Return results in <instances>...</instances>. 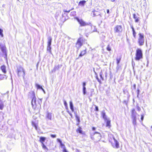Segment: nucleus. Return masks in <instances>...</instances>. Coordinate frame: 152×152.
Returning a JSON list of instances; mask_svg holds the SVG:
<instances>
[{"label": "nucleus", "mask_w": 152, "mask_h": 152, "mask_svg": "<svg viewBox=\"0 0 152 152\" xmlns=\"http://www.w3.org/2000/svg\"><path fill=\"white\" fill-rule=\"evenodd\" d=\"M91 138L95 140L96 142L99 141L101 138L102 135L101 134L98 132H95L91 135Z\"/></svg>", "instance_id": "obj_2"}, {"label": "nucleus", "mask_w": 152, "mask_h": 152, "mask_svg": "<svg viewBox=\"0 0 152 152\" xmlns=\"http://www.w3.org/2000/svg\"><path fill=\"white\" fill-rule=\"evenodd\" d=\"M70 10H63L64 12H70Z\"/></svg>", "instance_id": "obj_36"}, {"label": "nucleus", "mask_w": 152, "mask_h": 152, "mask_svg": "<svg viewBox=\"0 0 152 152\" xmlns=\"http://www.w3.org/2000/svg\"><path fill=\"white\" fill-rule=\"evenodd\" d=\"M86 2V1L85 0L80 1L78 3V5L80 6L83 7L85 4Z\"/></svg>", "instance_id": "obj_18"}, {"label": "nucleus", "mask_w": 152, "mask_h": 152, "mask_svg": "<svg viewBox=\"0 0 152 152\" xmlns=\"http://www.w3.org/2000/svg\"><path fill=\"white\" fill-rule=\"evenodd\" d=\"M143 118H144V116H143V115H141V120L142 121H143Z\"/></svg>", "instance_id": "obj_43"}, {"label": "nucleus", "mask_w": 152, "mask_h": 152, "mask_svg": "<svg viewBox=\"0 0 152 152\" xmlns=\"http://www.w3.org/2000/svg\"><path fill=\"white\" fill-rule=\"evenodd\" d=\"M59 142L60 143V144H61V146H64V144H62V142H61V141L60 140H59Z\"/></svg>", "instance_id": "obj_39"}, {"label": "nucleus", "mask_w": 152, "mask_h": 152, "mask_svg": "<svg viewBox=\"0 0 152 152\" xmlns=\"http://www.w3.org/2000/svg\"><path fill=\"white\" fill-rule=\"evenodd\" d=\"M95 110L96 111H98L99 110L98 107L96 105H95Z\"/></svg>", "instance_id": "obj_35"}, {"label": "nucleus", "mask_w": 152, "mask_h": 152, "mask_svg": "<svg viewBox=\"0 0 152 152\" xmlns=\"http://www.w3.org/2000/svg\"><path fill=\"white\" fill-rule=\"evenodd\" d=\"M52 39L51 37H49L48 38V42L47 45H51Z\"/></svg>", "instance_id": "obj_22"}, {"label": "nucleus", "mask_w": 152, "mask_h": 152, "mask_svg": "<svg viewBox=\"0 0 152 152\" xmlns=\"http://www.w3.org/2000/svg\"><path fill=\"white\" fill-rule=\"evenodd\" d=\"M106 123V126L108 127V128H110L111 127V125L110 124V121L109 119H107L105 121Z\"/></svg>", "instance_id": "obj_13"}, {"label": "nucleus", "mask_w": 152, "mask_h": 152, "mask_svg": "<svg viewBox=\"0 0 152 152\" xmlns=\"http://www.w3.org/2000/svg\"><path fill=\"white\" fill-rule=\"evenodd\" d=\"M143 58V53L142 50L139 48L136 50L134 58L135 60L138 61Z\"/></svg>", "instance_id": "obj_3"}, {"label": "nucleus", "mask_w": 152, "mask_h": 152, "mask_svg": "<svg viewBox=\"0 0 152 152\" xmlns=\"http://www.w3.org/2000/svg\"><path fill=\"white\" fill-rule=\"evenodd\" d=\"M110 142L113 148L117 149L119 148V142L114 137H113V138H111Z\"/></svg>", "instance_id": "obj_4"}, {"label": "nucleus", "mask_w": 152, "mask_h": 152, "mask_svg": "<svg viewBox=\"0 0 152 152\" xmlns=\"http://www.w3.org/2000/svg\"><path fill=\"white\" fill-rule=\"evenodd\" d=\"M107 13L108 14H109V10L108 9H107Z\"/></svg>", "instance_id": "obj_48"}, {"label": "nucleus", "mask_w": 152, "mask_h": 152, "mask_svg": "<svg viewBox=\"0 0 152 152\" xmlns=\"http://www.w3.org/2000/svg\"><path fill=\"white\" fill-rule=\"evenodd\" d=\"M75 19L81 26H84L88 25V23L84 21L82 19H80L77 17Z\"/></svg>", "instance_id": "obj_9"}, {"label": "nucleus", "mask_w": 152, "mask_h": 152, "mask_svg": "<svg viewBox=\"0 0 152 152\" xmlns=\"http://www.w3.org/2000/svg\"><path fill=\"white\" fill-rule=\"evenodd\" d=\"M1 69L2 71L4 73H6L7 72L6 70V67L4 65H3L1 67Z\"/></svg>", "instance_id": "obj_16"}, {"label": "nucleus", "mask_w": 152, "mask_h": 152, "mask_svg": "<svg viewBox=\"0 0 152 152\" xmlns=\"http://www.w3.org/2000/svg\"><path fill=\"white\" fill-rule=\"evenodd\" d=\"M139 21V19L138 18H137L135 19V22H137Z\"/></svg>", "instance_id": "obj_42"}, {"label": "nucleus", "mask_w": 152, "mask_h": 152, "mask_svg": "<svg viewBox=\"0 0 152 152\" xmlns=\"http://www.w3.org/2000/svg\"><path fill=\"white\" fill-rule=\"evenodd\" d=\"M124 26L121 25H117L114 28L115 33H120L123 31Z\"/></svg>", "instance_id": "obj_8"}, {"label": "nucleus", "mask_w": 152, "mask_h": 152, "mask_svg": "<svg viewBox=\"0 0 152 152\" xmlns=\"http://www.w3.org/2000/svg\"><path fill=\"white\" fill-rule=\"evenodd\" d=\"M17 73L18 76H23V77L26 74L24 69L21 66H20L18 68Z\"/></svg>", "instance_id": "obj_6"}, {"label": "nucleus", "mask_w": 152, "mask_h": 152, "mask_svg": "<svg viewBox=\"0 0 152 152\" xmlns=\"http://www.w3.org/2000/svg\"><path fill=\"white\" fill-rule=\"evenodd\" d=\"M46 139V138L43 137H41L39 138V141L42 144H43L44 142L45 141Z\"/></svg>", "instance_id": "obj_20"}, {"label": "nucleus", "mask_w": 152, "mask_h": 152, "mask_svg": "<svg viewBox=\"0 0 152 152\" xmlns=\"http://www.w3.org/2000/svg\"><path fill=\"white\" fill-rule=\"evenodd\" d=\"M131 113L132 118H133L134 120L135 121L136 117L135 115V114L136 113V112L134 109H133L132 110Z\"/></svg>", "instance_id": "obj_12"}, {"label": "nucleus", "mask_w": 152, "mask_h": 152, "mask_svg": "<svg viewBox=\"0 0 152 152\" xmlns=\"http://www.w3.org/2000/svg\"><path fill=\"white\" fill-rule=\"evenodd\" d=\"M121 57L120 56L118 58H116V61H117V64H118L119 63H120V61L121 60Z\"/></svg>", "instance_id": "obj_27"}, {"label": "nucleus", "mask_w": 152, "mask_h": 152, "mask_svg": "<svg viewBox=\"0 0 152 152\" xmlns=\"http://www.w3.org/2000/svg\"><path fill=\"white\" fill-rule=\"evenodd\" d=\"M69 114L71 116H72V114H71V113H69Z\"/></svg>", "instance_id": "obj_51"}, {"label": "nucleus", "mask_w": 152, "mask_h": 152, "mask_svg": "<svg viewBox=\"0 0 152 152\" xmlns=\"http://www.w3.org/2000/svg\"><path fill=\"white\" fill-rule=\"evenodd\" d=\"M92 129L93 131H94L96 130V128L94 127H93L92 128Z\"/></svg>", "instance_id": "obj_45"}, {"label": "nucleus", "mask_w": 152, "mask_h": 152, "mask_svg": "<svg viewBox=\"0 0 152 152\" xmlns=\"http://www.w3.org/2000/svg\"><path fill=\"white\" fill-rule=\"evenodd\" d=\"M75 116L76 120L77 122L76 125L77 126H78L80 122V118L77 113H75Z\"/></svg>", "instance_id": "obj_14"}, {"label": "nucleus", "mask_w": 152, "mask_h": 152, "mask_svg": "<svg viewBox=\"0 0 152 152\" xmlns=\"http://www.w3.org/2000/svg\"><path fill=\"white\" fill-rule=\"evenodd\" d=\"M84 41H85V39H83L82 37H80L77 39L75 47L77 49H79L82 46Z\"/></svg>", "instance_id": "obj_7"}, {"label": "nucleus", "mask_w": 152, "mask_h": 152, "mask_svg": "<svg viewBox=\"0 0 152 152\" xmlns=\"http://www.w3.org/2000/svg\"><path fill=\"white\" fill-rule=\"evenodd\" d=\"M0 49L1 51L4 55L5 57L6 58L7 56V53L6 48L5 45H3L1 44H0Z\"/></svg>", "instance_id": "obj_10"}, {"label": "nucleus", "mask_w": 152, "mask_h": 152, "mask_svg": "<svg viewBox=\"0 0 152 152\" xmlns=\"http://www.w3.org/2000/svg\"><path fill=\"white\" fill-rule=\"evenodd\" d=\"M4 107V105L3 102L1 100H0V110H2Z\"/></svg>", "instance_id": "obj_24"}, {"label": "nucleus", "mask_w": 152, "mask_h": 152, "mask_svg": "<svg viewBox=\"0 0 152 152\" xmlns=\"http://www.w3.org/2000/svg\"><path fill=\"white\" fill-rule=\"evenodd\" d=\"M96 79L99 82V83H101V81L98 78V77L97 76L96 77Z\"/></svg>", "instance_id": "obj_41"}, {"label": "nucleus", "mask_w": 152, "mask_h": 152, "mask_svg": "<svg viewBox=\"0 0 152 152\" xmlns=\"http://www.w3.org/2000/svg\"><path fill=\"white\" fill-rule=\"evenodd\" d=\"M31 124L32 126L35 127L36 129L37 130V124L36 123L33 121H32L31 122Z\"/></svg>", "instance_id": "obj_23"}, {"label": "nucleus", "mask_w": 152, "mask_h": 152, "mask_svg": "<svg viewBox=\"0 0 152 152\" xmlns=\"http://www.w3.org/2000/svg\"><path fill=\"white\" fill-rule=\"evenodd\" d=\"M70 107L72 111V112L74 111V110L73 108V104L71 102H70Z\"/></svg>", "instance_id": "obj_26"}, {"label": "nucleus", "mask_w": 152, "mask_h": 152, "mask_svg": "<svg viewBox=\"0 0 152 152\" xmlns=\"http://www.w3.org/2000/svg\"><path fill=\"white\" fill-rule=\"evenodd\" d=\"M24 83H25V86L26 88L28 87L29 86L28 83L26 80L24 81Z\"/></svg>", "instance_id": "obj_29"}, {"label": "nucleus", "mask_w": 152, "mask_h": 152, "mask_svg": "<svg viewBox=\"0 0 152 152\" xmlns=\"http://www.w3.org/2000/svg\"><path fill=\"white\" fill-rule=\"evenodd\" d=\"M83 87H84V86H86V83H85L83 82Z\"/></svg>", "instance_id": "obj_47"}, {"label": "nucleus", "mask_w": 152, "mask_h": 152, "mask_svg": "<svg viewBox=\"0 0 152 152\" xmlns=\"http://www.w3.org/2000/svg\"><path fill=\"white\" fill-rule=\"evenodd\" d=\"M51 45H47V50L49 51L50 52H51Z\"/></svg>", "instance_id": "obj_28"}, {"label": "nucleus", "mask_w": 152, "mask_h": 152, "mask_svg": "<svg viewBox=\"0 0 152 152\" xmlns=\"http://www.w3.org/2000/svg\"><path fill=\"white\" fill-rule=\"evenodd\" d=\"M101 115H102V117L104 119V120L105 121L106 120L107 118V116L106 115V113L104 111H102V112Z\"/></svg>", "instance_id": "obj_17"}, {"label": "nucleus", "mask_w": 152, "mask_h": 152, "mask_svg": "<svg viewBox=\"0 0 152 152\" xmlns=\"http://www.w3.org/2000/svg\"><path fill=\"white\" fill-rule=\"evenodd\" d=\"M64 104L66 107H67V104L66 101H64Z\"/></svg>", "instance_id": "obj_34"}, {"label": "nucleus", "mask_w": 152, "mask_h": 152, "mask_svg": "<svg viewBox=\"0 0 152 152\" xmlns=\"http://www.w3.org/2000/svg\"><path fill=\"white\" fill-rule=\"evenodd\" d=\"M133 87L134 89H136V86L135 84H134L133 85Z\"/></svg>", "instance_id": "obj_46"}, {"label": "nucleus", "mask_w": 152, "mask_h": 152, "mask_svg": "<svg viewBox=\"0 0 152 152\" xmlns=\"http://www.w3.org/2000/svg\"><path fill=\"white\" fill-rule=\"evenodd\" d=\"M132 31V33L133 37L134 38H136V33L134 29L133 26H131Z\"/></svg>", "instance_id": "obj_21"}, {"label": "nucleus", "mask_w": 152, "mask_h": 152, "mask_svg": "<svg viewBox=\"0 0 152 152\" xmlns=\"http://www.w3.org/2000/svg\"><path fill=\"white\" fill-rule=\"evenodd\" d=\"M139 36L137 42L140 46L143 45L144 43V35L143 34L139 33L138 34Z\"/></svg>", "instance_id": "obj_5"}, {"label": "nucleus", "mask_w": 152, "mask_h": 152, "mask_svg": "<svg viewBox=\"0 0 152 152\" xmlns=\"http://www.w3.org/2000/svg\"><path fill=\"white\" fill-rule=\"evenodd\" d=\"M2 75L0 74V77ZM3 79V78H0V80H2Z\"/></svg>", "instance_id": "obj_49"}, {"label": "nucleus", "mask_w": 152, "mask_h": 152, "mask_svg": "<svg viewBox=\"0 0 152 152\" xmlns=\"http://www.w3.org/2000/svg\"><path fill=\"white\" fill-rule=\"evenodd\" d=\"M133 18L135 19L137 18V16L135 14H133Z\"/></svg>", "instance_id": "obj_40"}, {"label": "nucleus", "mask_w": 152, "mask_h": 152, "mask_svg": "<svg viewBox=\"0 0 152 152\" xmlns=\"http://www.w3.org/2000/svg\"><path fill=\"white\" fill-rule=\"evenodd\" d=\"M76 131L77 133H79L82 134H85V132L83 131L82 128L80 126L78 127L76 129Z\"/></svg>", "instance_id": "obj_11"}, {"label": "nucleus", "mask_w": 152, "mask_h": 152, "mask_svg": "<svg viewBox=\"0 0 152 152\" xmlns=\"http://www.w3.org/2000/svg\"><path fill=\"white\" fill-rule=\"evenodd\" d=\"M46 117L48 119L50 120H51L52 113L49 112H47V113Z\"/></svg>", "instance_id": "obj_19"}, {"label": "nucleus", "mask_w": 152, "mask_h": 152, "mask_svg": "<svg viewBox=\"0 0 152 152\" xmlns=\"http://www.w3.org/2000/svg\"><path fill=\"white\" fill-rule=\"evenodd\" d=\"M3 30L0 28V36L1 37H4V35L3 34Z\"/></svg>", "instance_id": "obj_30"}, {"label": "nucleus", "mask_w": 152, "mask_h": 152, "mask_svg": "<svg viewBox=\"0 0 152 152\" xmlns=\"http://www.w3.org/2000/svg\"><path fill=\"white\" fill-rule=\"evenodd\" d=\"M86 87H85V86H84V87H83V93L84 94H85L86 93Z\"/></svg>", "instance_id": "obj_33"}, {"label": "nucleus", "mask_w": 152, "mask_h": 152, "mask_svg": "<svg viewBox=\"0 0 152 152\" xmlns=\"http://www.w3.org/2000/svg\"><path fill=\"white\" fill-rule=\"evenodd\" d=\"M106 49L108 51H110L111 50V47L109 45H107L106 48Z\"/></svg>", "instance_id": "obj_31"}, {"label": "nucleus", "mask_w": 152, "mask_h": 152, "mask_svg": "<svg viewBox=\"0 0 152 152\" xmlns=\"http://www.w3.org/2000/svg\"><path fill=\"white\" fill-rule=\"evenodd\" d=\"M151 128L152 129V126H151Z\"/></svg>", "instance_id": "obj_52"}, {"label": "nucleus", "mask_w": 152, "mask_h": 152, "mask_svg": "<svg viewBox=\"0 0 152 152\" xmlns=\"http://www.w3.org/2000/svg\"><path fill=\"white\" fill-rule=\"evenodd\" d=\"M35 86L37 87V89H41L43 91H44L43 89L42 88V86H40L39 84H35Z\"/></svg>", "instance_id": "obj_25"}, {"label": "nucleus", "mask_w": 152, "mask_h": 152, "mask_svg": "<svg viewBox=\"0 0 152 152\" xmlns=\"http://www.w3.org/2000/svg\"><path fill=\"white\" fill-rule=\"evenodd\" d=\"M100 76L101 78L102 79V80H103L104 79H103V78L102 77V75L101 74H100Z\"/></svg>", "instance_id": "obj_44"}, {"label": "nucleus", "mask_w": 152, "mask_h": 152, "mask_svg": "<svg viewBox=\"0 0 152 152\" xmlns=\"http://www.w3.org/2000/svg\"><path fill=\"white\" fill-rule=\"evenodd\" d=\"M50 136L52 137V138H55L56 137V135H54V134H51L50 135Z\"/></svg>", "instance_id": "obj_38"}, {"label": "nucleus", "mask_w": 152, "mask_h": 152, "mask_svg": "<svg viewBox=\"0 0 152 152\" xmlns=\"http://www.w3.org/2000/svg\"><path fill=\"white\" fill-rule=\"evenodd\" d=\"M42 144V148L44 149H48L47 148V147L45 146V145H44V143Z\"/></svg>", "instance_id": "obj_32"}, {"label": "nucleus", "mask_w": 152, "mask_h": 152, "mask_svg": "<svg viewBox=\"0 0 152 152\" xmlns=\"http://www.w3.org/2000/svg\"><path fill=\"white\" fill-rule=\"evenodd\" d=\"M63 152H68L66 149L64 148L62 151Z\"/></svg>", "instance_id": "obj_37"}, {"label": "nucleus", "mask_w": 152, "mask_h": 152, "mask_svg": "<svg viewBox=\"0 0 152 152\" xmlns=\"http://www.w3.org/2000/svg\"><path fill=\"white\" fill-rule=\"evenodd\" d=\"M33 97L31 100V104L33 108L34 109L38 108L41 107V101L40 100V102L38 101H36L35 96V94L34 91H31L29 92Z\"/></svg>", "instance_id": "obj_1"}, {"label": "nucleus", "mask_w": 152, "mask_h": 152, "mask_svg": "<svg viewBox=\"0 0 152 152\" xmlns=\"http://www.w3.org/2000/svg\"><path fill=\"white\" fill-rule=\"evenodd\" d=\"M137 109H138V110H139V111H140V107H137Z\"/></svg>", "instance_id": "obj_50"}, {"label": "nucleus", "mask_w": 152, "mask_h": 152, "mask_svg": "<svg viewBox=\"0 0 152 152\" xmlns=\"http://www.w3.org/2000/svg\"><path fill=\"white\" fill-rule=\"evenodd\" d=\"M86 53V49L81 51L80 54L79 55V57H80L83 56L85 55Z\"/></svg>", "instance_id": "obj_15"}]
</instances>
